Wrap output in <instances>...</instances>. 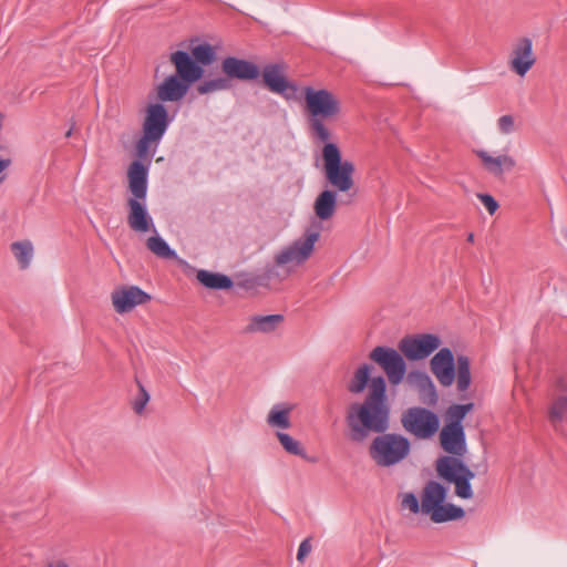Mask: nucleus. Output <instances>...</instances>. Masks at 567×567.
Masks as SVG:
<instances>
[{"instance_id":"bb28decb","label":"nucleus","mask_w":567,"mask_h":567,"mask_svg":"<svg viewBox=\"0 0 567 567\" xmlns=\"http://www.w3.org/2000/svg\"><path fill=\"white\" fill-rule=\"evenodd\" d=\"M11 251L18 260L21 269H27L30 266L33 258V245L30 240L12 243Z\"/></svg>"},{"instance_id":"a878e982","label":"nucleus","mask_w":567,"mask_h":567,"mask_svg":"<svg viewBox=\"0 0 567 567\" xmlns=\"http://www.w3.org/2000/svg\"><path fill=\"white\" fill-rule=\"evenodd\" d=\"M549 421L558 432L563 431V424L567 422V396H559L551 403L548 412Z\"/></svg>"},{"instance_id":"39448f33","label":"nucleus","mask_w":567,"mask_h":567,"mask_svg":"<svg viewBox=\"0 0 567 567\" xmlns=\"http://www.w3.org/2000/svg\"><path fill=\"white\" fill-rule=\"evenodd\" d=\"M446 488L435 481H430L421 494V512L429 515L434 523H445L464 517V509L453 504H446Z\"/></svg>"},{"instance_id":"7c9ffc66","label":"nucleus","mask_w":567,"mask_h":567,"mask_svg":"<svg viewBox=\"0 0 567 567\" xmlns=\"http://www.w3.org/2000/svg\"><path fill=\"white\" fill-rule=\"evenodd\" d=\"M276 436L287 453L300 456L302 458H307L306 451L299 441L295 440L292 436L284 432H277Z\"/></svg>"},{"instance_id":"f257e3e1","label":"nucleus","mask_w":567,"mask_h":567,"mask_svg":"<svg viewBox=\"0 0 567 567\" xmlns=\"http://www.w3.org/2000/svg\"><path fill=\"white\" fill-rule=\"evenodd\" d=\"M389 416L386 383L381 375L371 379L364 401L351 404L346 415L349 435L354 442L364 441L370 433H383L377 436L370 445L372 460L383 467L400 463L411 450L410 441L405 436L384 433L389 427Z\"/></svg>"},{"instance_id":"f3484780","label":"nucleus","mask_w":567,"mask_h":567,"mask_svg":"<svg viewBox=\"0 0 567 567\" xmlns=\"http://www.w3.org/2000/svg\"><path fill=\"white\" fill-rule=\"evenodd\" d=\"M221 71L229 81L230 79L250 81L260 74L259 68L255 63L235 56H227L223 60Z\"/></svg>"},{"instance_id":"4c0bfd02","label":"nucleus","mask_w":567,"mask_h":567,"mask_svg":"<svg viewBox=\"0 0 567 567\" xmlns=\"http://www.w3.org/2000/svg\"><path fill=\"white\" fill-rule=\"evenodd\" d=\"M311 544L310 540L303 539L301 544L299 545L298 553H297V559L302 563L305 558L308 556V554L311 551Z\"/></svg>"},{"instance_id":"9b49d317","label":"nucleus","mask_w":567,"mask_h":567,"mask_svg":"<svg viewBox=\"0 0 567 567\" xmlns=\"http://www.w3.org/2000/svg\"><path fill=\"white\" fill-rule=\"evenodd\" d=\"M369 358L383 370L390 384L399 385L404 380L406 363L398 350L378 346L370 352Z\"/></svg>"},{"instance_id":"f03ea898","label":"nucleus","mask_w":567,"mask_h":567,"mask_svg":"<svg viewBox=\"0 0 567 567\" xmlns=\"http://www.w3.org/2000/svg\"><path fill=\"white\" fill-rule=\"evenodd\" d=\"M305 107L311 134L320 142H328L331 137L326 121H333L341 114L339 97L327 89L305 86Z\"/></svg>"},{"instance_id":"ea45409f","label":"nucleus","mask_w":567,"mask_h":567,"mask_svg":"<svg viewBox=\"0 0 567 567\" xmlns=\"http://www.w3.org/2000/svg\"><path fill=\"white\" fill-rule=\"evenodd\" d=\"M48 567H69V565L65 561L55 560V561L49 563Z\"/></svg>"},{"instance_id":"473e14b6","label":"nucleus","mask_w":567,"mask_h":567,"mask_svg":"<svg viewBox=\"0 0 567 567\" xmlns=\"http://www.w3.org/2000/svg\"><path fill=\"white\" fill-rule=\"evenodd\" d=\"M231 83L227 78H215L207 81L202 82L197 85L196 90L199 94H208L217 91H225L230 89Z\"/></svg>"},{"instance_id":"7ed1b4c3","label":"nucleus","mask_w":567,"mask_h":567,"mask_svg":"<svg viewBox=\"0 0 567 567\" xmlns=\"http://www.w3.org/2000/svg\"><path fill=\"white\" fill-rule=\"evenodd\" d=\"M128 188L133 197L128 198L127 223L132 230L147 233L151 230L153 219L147 213L145 198L147 194V168L138 161H134L127 169Z\"/></svg>"},{"instance_id":"4468645a","label":"nucleus","mask_w":567,"mask_h":567,"mask_svg":"<svg viewBox=\"0 0 567 567\" xmlns=\"http://www.w3.org/2000/svg\"><path fill=\"white\" fill-rule=\"evenodd\" d=\"M262 80L265 85L274 93L280 94L286 99L295 95L298 87L290 83L285 76V65L275 63L268 64L262 69Z\"/></svg>"},{"instance_id":"c85d7f7f","label":"nucleus","mask_w":567,"mask_h":567,"mask_svg":"<svg viewBox=\"0 0 567 567\" xmlns=\"http://www.w3.org/2000/svg\"><path fill=\"white\" fill-rule=\"evenodd\" d=\"M370 373L371 367L369 364L364 363L359 367L348 385V390L353 394L363 392L370 380Z\"/></svg>"},{"instance_id":"72a5a7b5","label":"nucleus","mask_w":567,"mask_h":567,"mask_svg":"<svg viewBox=\"0 0 567 567\" xmlns=\"http://www.w3.org/2000/svg\"><path fill=\"white\" fill-rule=\"evenodd\" d=\"M136 383L138 386V394L133 400L132 408L136 414L141 415L150 401V393L147 392V390L145 389L141 381L137 380Z\"/></svg>"},{"instance_id":"dca6fc26","label":"nucleus","mask_w":567,"mask_h":567,"mask_svg":"<svg viewBox=\"0 0 567 567\" xmlns=\"http://www.w3.org/2000/svg\"><path fill=\"white\" fill-rule=\"evenodd\" d=\"M171 62L174 64L176 74L179 79L192 85L204 75L202 65L185 51H176L171 54Z\"/></svg>"},{"instance_id":"423d86ee","label":"nucleus","mask_w":567,"mask_h":567,"mask_svg":"<svg viewBox=\"0 0 567 567\" xmlns=\"http://www.w3.org/2000/svg\"><path fill=\"white\" fill-rule=\"evenodd\" d=\"M323 173L327 182L336 192L347 193L354 186V164L342 161L339 147L334 143H326L322 148Z\"/></svg>"},{"instance_id":"b1692460","label":"nucleus","mask_w":567,"mask_h":567,"mask_svg":"<svg viewBox=\"0 0 567 567\" xmlns=\"http://www.w3.org/2000/svg\"><path fill=\"white\" fill-rule=\"evenodd\" d=\"M292 406L289 404H276L271 408L267 416V423L270 427L287 430L291 426L290 413Z\"/></svg>"},{"instance_id":"e433bc0d","label":"nucleus","mask_w":567,"mask_h":567,"mask_svg":"<svg viewBox=\"0 0 567 567\" xmlns=\"http://www.w3.org/2000/svg\"><path fill=\"white\" fill-rule=\"evenodd\" d=\"M477 198L481 200V203L485 206L487 212L493 215L497 208L498 203L495 200V198L489 194H477Z\"/></svg>"},{"instance_id":"aec40b11","label":"nucleus","mask_w":567,"mask_h":567,"mask_svg":"<svg viewBox=\"0 0 567 567\" xmlns=\"http://www.w3.org/2000/svg\"><path fill=\"white\" fill-rule=\"evenodd\" d=\"M189 87L188 83L173 74L157 86V97L162 102H177L187 94Z\"/></svg>"},{"instance_id":"412c9836","label":"nucleus","mask_w":567,"mask_h":567,"mask_svg":"<svg viewBox=\"0 0 567 567\" xmlns=\"http://www.w3.org/2000/svg\"><path fill=\"white\" fill-rule=\"evenodd\" d=\"M484 168L495 177H503L505 172H509L516 165L515 159L508 155L492 156L486 151H477Z\"/></svg>"},{"instance_id":"393cba45","label":"nucleus","mask_w":567,"mask_h":567,"mask_svg":"<svg viewBox=\"0 0 567 567\" xmlns=\"http://www.w3.org/2000/svg\"><path fill=\"white\" fill-rule=\"evenodd\" d=\"M197 280L209 289H230L234 285L233 280L223 274L210 272L208 270H199L196 275Z\"/></svg>"},{"instance_id":"f704fd0d","label":"nucleus","mask_w":567,"mask_h":567,"mask_svg":"<svg viewBox=\"0 0 567 567\" xmlns=\"http://www.w3.org/2000/svg\"><path fill=\"white\" fill-rule=\"evenodd\" d=\"M401 505L403 508H409L413 514L421 512V503L413 493H405L402 496Z\"/></svg>"},{"instance_id":"4be33fe9","label":"nucleus","mask_w":567,"mask_h":567,"mask_svg":"<svg viewBox=\"0 0 567 567\" xmlns=\"http://www.w3.org/2000/svg\"><path fill=\"white\" fill-rule=\"evenodd\" d=\"M282 315H256L249 318L244 332L252 333H270L274 332L282 322Z\"/></svg>"},{"instance_id":"ddd939ff","label":"nucleus","mask_w":567,"mask_h":567,"mask_svg":"<svg viewBox=\"0 0 567 567\" xmlns=\"http://www.w3.org/2000/svg\"><path fill=\"white\" fill-rule=\"evenodd\" d=\"M151 299L150 293L134 285L118 286L111 292L112 306L118 315L131 312L137 306L147 303Z\"/></svg>"},{"instance_id":"58836bf2","label":"nucleus","mask_w":567,"mask_h":567,"mask_svg":"<svg viewBox=\"0 0 567 567\" xmlns=\"http://www.w3.org/2000/svg\"><path fill=\"white\" fill-rule=\"evenodd\" d=\"M12 161L9 157H0V184L4 181V172L11 166Z\"/></svg>"},{"instance_id":"f8f14e48","label":"nucleus","mask_w":567,"mask_h":567,"mask_svg":"<svg viewBox=\"0 0 567 567\" xmlns=\"http://www.w3.org/2000/svg\"><path fill=\"white\" fill-rule=\"evenodd\" d=\"M441 346V340L432 333L408 336L400 340V352L411 361L423 360L431 355Z\"/></svg>"},{"instance_id":"6e6552de","label":"nucleus","mask_w":567,"mask_h":567,"mask_svg":"<svg viewBox=\"0 0 567 567\" xmlns=\"http://www.w3.org/2000/svg\"><path fill=\"white\" fill-rule=\"evenodd\" d=\"M436 471L442 478L454 483L455 494L458 497L472 498L471 480L475 477V474L462 461L452 456H442L436 462Z\"/></svg>"},{"instance_id":"a19ab883","label":"nucleus","mask_w":567,"mask_h":567,"mask_svg":"<svg viewBox=\"0 0 567 567\" xmlns=\"http://www.w3.org/2000/svg\"><path fill=\"white\" fill-rule=\"evenodd\" d=\"M557 388L563 391L567 390V382L564 379H559L557 381Z\"/></svg>"},{"instance_id":"1a4fd4ad","label":"nucleus","mask_w":567,"mask_h":567,"mask_svg":"<svg viewBox=\"0 0 567 567\" xmlns=\"http://www.w3.org/2000/svg\"><path fill=\"white\" fill-rule=\"evenodd\" d=\"M320 238V231L316 228H308L301 237L284 247L275 256L277 266H300L313 254L316 244Z\"/></svg>"},{"instance_id":"9d476101","label":"nucleus","mask_w":567,"mask_h":567,"mask_svg":"<svg viewBox=\"0 0 567 567\" xmlns=\"http://www.w3.org/2000/svg\"><path fill=\"white\" fill-rule=\"evenodd\" d=\"M405 431L417 439L432 437L440 427L439 416L424 408H410L401 419Z\"/></svg>"},{"instance_id":"79ce46f5","label":"nucleus","mask_w":567,"mask_h":567,"mask_svg":"<svg viewBox=\"0 0 567 567\" xmlns=\"http://www.w3.org/2000/svg\"><path fill=\"white\" fill-rule=\"evenodd\" d=\"M467 240L470 243H473L474 241V235L473 234H470L468 237H467Z\"/></svg>"},{"instance_id":"cd10ccee","label":"nucleus","mask_w":567,"mask_h":567,"mask_svg":"<svg viewBox=\"0 0 567 567\" xmlns=\"http://www.w3.org/2000/svg\"><path fill=\"white\" fill-rule=\"evenodd\" d=\"M146 246L157 257L165 259H175L177 257L176 252L158 235L151 236L146 241Z\"/></svg>"},{"instance_id":"c9c22d12","label":"nucleus","mask_w":567,"mask_h":567,"mask_svg":"<svg viewBox=\"0 0 567 567\" xmlns=\"http://www.w3.org/2000/svg\"><path fill=\"white\" fill-rule=\"evenodd\" d=\"M498 128L503 134H509L515 128L514 117L512 115H503L498 118Z\"/></svg>"},{"instance_id":"2f4dec72","label":"nucleus","mask_w":567,"mask_h":567,"mask_svg":"<svg viewBox=\"0 0 567 567\" xmlns=\"http://www.w3.org/2000/svg\"><path fill=\"white\" fill-rule=\"evenodd\" d=\"M192 56L202 66L210 65L216 58L215 50L208 43L196 45L192 49Z\"/></svg>"},{"instance_id":"5701e85b","label":"nucleus","mask_w":567,"mask_h":567,"mask_svg":"<svg viewBox=\"0 0 567 567\" xmlns=\"http://www.w3.org/2000/svg\"><path fill=\"white\" fill-rule=\"evenodd\" d=\"M338 194L332 189L322 190L315 200L313 209L320 220L330 219L337 208Z\"/></svg>"},{"instance_id":"6ab92c4d","label":"nucleus","mask_w":567,"mask_h":567,"mask_svg":"<svg viewBox=\"0 0 567 567\" xmlns=\"http://www.w3.org/2000/svg\"><path fill=\"white\" fill-rule=\"evenodd\" d=\"M406 383L411 389L417 391L423 403L434 404L437 401L435 386L426 372L420 370L410 371L406 375Z\"/></svg>"},{"instance_id":"0eeeda50","label":"nucleus","mask_w":567,"mask_h":567,"mask_svg":"<svg viewBox=\"0 0 567 567\" xmlns=\"http://www.w3.org/2000/svg\"><path fill=\"white\" fill-rule=\"evenodd\" d=\"M169 124L168 112L161 103L150 104L143 122V134L136 143L138 157L150 154L151 145L159 143Z\"/></svg>"},{"instance_id":"37998d69","label":"nucleus","mask_w":567,"mask_h":567,"mask_svg":"<svg viewBox=\"0 0 567 567\" xmlns=\"http://www.w3.org/2000/svg\"><path fill=\"white\" fill-rule=\"evenodd\" d=\"M71 134H72V130H69V131L66 132L65 136H66V137H70V136H71Z\"/></svg>"},{"instance_id":"20e7f679","label":"nucleus","mask_w":567,"mask_h":567,"mask_svg":"<svg viewBox=\"0 0 567 567\" xmlns=\"http://www.w3.org/2000/svg\"><path fill=\"white\" fill-rule=\"evenodd\" d=\"M432 373L442 386H451L456 380V388L465 392L471 385L470 360L465 355H458L456 365L454 355L449 348L441 349L430 361Z\"/></svg>"},{"instance_id":"2eb2a0df","label":"nucleus","mask_w":567,"mask_h":567,"mask_svg":"<svg viewBox=\"0 0 567 567\" xmlns=\"http://www.w3.org/2000/svg\"><path fill=\"white\" fill-rule=\"evenodd\" d=\"M536 58L533 54V43L528 38L520 39L514 47L509 56V69L519 76H525L533 68Z\"/></svg>"},{"instance_id":"c756f323","label":"nucleus","mask_w":567,"mask_h":567,"mask_svg":"<svg viewBox=\"0 0 567 567\" xmlns=\"http://www.w3.org/2000/svg\"><path fill=\"white\" fill-rule=\"evenodd\" d=\"M473 403L453 404L446 411V425L463 426L466 414L473 410Z\"/></svg>"},{"instance_id":"a211bd4d","label":"nucleus","mask_w":567,"mask_h":567,"mask_svg":"<svg viewBox=\"0 0 567 567\" xmlns=\"http://www.w3.org/2000/svg\"><path fill=\"white\" fill-rule=\"evenodd\" d=\"M440 443L445 452L462 456L466 451L464 427L445 424L440 433Z\"/></svg>"}]
</instances>
